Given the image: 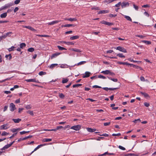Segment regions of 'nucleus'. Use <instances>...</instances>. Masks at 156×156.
Returning <instances> with one entry per match:
<instances>
[{
	"label": "nucleus",
	"instance_id": "40",
	"mask_svg": "<svg viewBox=\"0 0 156 156\" xmlns=\"http://www.w3.org/2000/svg\"><path fill=\"white\" fill-rule=\"evenodd\" d=\"M15 48V47L14 46H12L11 47V48H9L8 50L9 51H12L14 50V48Z\"/></svg>",
	"mask_w": 156,
	"mask_h": 156
},
{
	"label": "nucleus",
	"instance_id": "49",
	"mask_svg": "<svg viewBox=\"0 0 156 156\" xmlns=\"http://www.w3.org/2000/svg\"><path fill=\"white\" fill-rule=\"evenodd\" d=\"M144 104L145 106L146 107H148L150 105L149 104L146 102H144Z\"/></svg>",
	"mask_w": 156,
	"mask_h": 156
},
{
	"label": "nucleus",
	"instance_id": "61",
	"mask_svg": "<svg viewBox=\"0 0 156 156\" xmlns=\"http://www.w3.org/2000/svg\"><path fill=\"white\" fill-rule=\"evenodd\" d=\"M8 106H5L4 107L3 112H5L7 109Z\"/></svg>",
	"mask_w": 156,
	"mask_h": 156
},
{
	"label": "nucleus",
	"instance_id": "47",
	"mask_svg": "<svg viewBox=\"0 0 156 156\" xmlns=\"http://www.w3.org/2000/svg\"><path fill=\"white\" fill-rule=\"evenodd\" d=\"M136 37H140L141 38H144L145 37L141 35H136Z\"/></svg>",
	"mask_w": 156,
	"mask_h": 156
},
{
	"label": "nucleus",
	"instance_id": "38",
	"mask_svg": "<svg viewBox=\"0 0 156 156\" xmlns=\"http://www.w3.org/2000/svg\"><path fill=\"white\" fill-rule=\"evenodd\" d=\"M86 61H81V62H80L79 63H77V66L81 65L83 64L86 63Z\"/></svg>",
	"mask_w": 156,
	"mask_h": 156
},
{
	"label": "nucleus",
	"instance_id": "44",
	"mask_svg": "<svg viewBox=\"0 0 156 156\" xmlns=\"http://www.w3.org/2000/svg\"><path fill=\"white\" fill-rule=\"evenodd\" d=\"M6 37V35H2L0 37V41L3 39H5Z\"/></svg>",
	"mask_w": 156,
	"mask_h": 156
},
{
	"label": "nucleus",
	"instance_id": "14",
	"mask_svg": "<svg viewBox=\"0 0 156 156\" xmlns=\"http://www.w3.org/2000/svg\"><path fill=\"white\" fill-rule=\"evenodd\" d=\"M60 54V53H55L54 54L51 55V59H52L54 58H55L57 56L59 55Z\"/></svg>",
	"mask_w": 156,
	"mask_h": 156
},
{
	"label": "nucleus",
	"instance_id": "62",
	"mask_svg": "<svg viewBox=\"0 0 156 156\" xmlns=\"http://www.w3.org/2000/svg\"><path fill=\"white\" fill-rule=\"evenodd\" d=\"M20 99H18L17 100H16L15 101V103L16 104L19 103H20Z\"/></svg>",
	"mask_w": 156,
	"mask_h": 156
},
{
	"label": "nucleus",
	"instance_id": "13",
	"mask_svg": "<svg viewBox=\"0 0 156 156\" xmlns=\"http://www.w3.org/2000/svg\"><path fill=\"white\" fill-rule=\"evenodd\" d=\"M109 12V11L108 10H101L98 12V14H104L105 13H107Z\"/></svg>",
	"mask_w": 156,
	"mask_h": 156
},
{
	"label": "nucleus",
	"instance_id": "36",
	"mask_svg": "<svg viewBox=\"0 0 156 156\" xmlns=\"http://www.w3.org/2000/svg\"><path fill=\"white\" fill-rule=\"evenodd\" d=\"M69 81V79L66 78L65 79H63L62 81V82L63 83H67Z\"/></svg>",
	"mask_w": 156,
	"mask_h": 156
},
{
	"label": "nucleus",
	"instance_id": "18",
	"mask_svg": "<svg viewBox=\"0 0 156 156\" xmlns=\"http://www.w3.org/2000/svg\"><path fill=\"white\" fill-rule=\"evenodd\" d=\"M87 130L89 132H93L95 131L96 130L95 129H91L90 128H87Z\"/></svg>",
	"mask_w": 156,
	"mask_h": 156
},
{
	"label": "nucleus",
	"instance_id": "9",
	"mask_svg": "<svg viewBox=\"0 0 156 156\" xmlns=\"http://www.w3.org/2000/svg\"><path fill=\"white\" fill-rule=\"evenodd\" d=\"M118 63L119 64H123V65H130V66L132 65V66H135V65H134L129 63L127 62H118Z\"/></svg>",
	"mask_w": 156,
	"mask_h": 156
},
{
	"label": "nucleus",
	"instance_id": "57",
	"mask_svg": "<svg viewBox=\"0 0 156 156\" xmlns=\"http://www.w3.org/2000/svg\"><path fill=\"white\" fill-rule=\"evenodd\" d=\"M110 124V122H105V123H104V125L105 126H106L109 125Z\"/></svg>",
	"mask_w": 156,
	"mask_h": 156
},
{
	"label": "nucleus",
	"instance_id": "48",
	"mask_svg": "<svg viewBox=\"0 0 156 156\" xmlns=\"http://www.w3.org/2000/svg\"><path fill=\"white\" fill-rule=\"evenodd\" d=\"M20 0H16L14 1V3L15 4H18L20 2Z\"/></svg>",
	"mask_w": 156,
	"mask_h": 156
},
{
	"label": "nucleus",
	"instance_id": "25",
	"mask_svg": "<svg viewBox=\"0 0 156 156\" xmlns=\"http://www.w3.org/2000/svg\"><path fill=\"white\" fill-rule=\"evenodd\" d=\"M142 42L143 43H145L147 44H151V41H147L146 40H143L142 41Z\"/></svg>",
	"mask_w": 156,
	"mask_h": 156
},
{
	"label": "nucleus",
	"instance_id": "31",
	"mask_svg": "<svg viewBox=\"0 0 156 156\" xmlns=\"http://www.w3.org/2000/svg\"><path fill=\"white\" fill-rule=\"evenodd\" d=\"M108 78L114 82H117L118 81V79H117L112 78L110 77H108Z\"/></svg>",
	"mask_w": 156,
	"mask_h": 156
},
{
	"label": "nucleus",
	"instance_id": "42",
	"mask_svg": "<svg viewBox=\"0 0 156 156\" xmlns=\"http://www.w3.org/2000/svg\"><path fill=\"white\" fill-rule=\"evenodd\" d=\"M59 97L61 98H63L65 97L64 95L62 93L59 94Z\"/></svg>",
	"mask_w": 156,
	"mask_h": 156
},
{
	"label": "nucleus",
	"instance_id": "4",
	"mask_svg": "<svg viewBox=\"0 0 156 156\" xmlns=\"http://www.w3.org/2000/svg\"><path fill=\"white\" fill-rule=\"evenodd\" d=\"M9 108H10V110L12 112H13L16 109L15 105L12 103L10 104Z\"/></svg>",
	"mask_w": 156,
	"mask_h": 156
},
{
	"label": "nucleus",
	"instance_id": "5",
	"mask_svg": "<svg viewBox=\"0 0 156 156\" xmlns=\"http://www.w3.org/2000/svg\"><path fill=\"white\" fill-rule=\"evenodd\" d=\"M61 21L60 20H55V21H53L52 22H50L48 23V25H53L55 24L58 23L59 22H61Z\"/></svg>",
	"mask_w": 156,
	"mask_h": 156
},
{
	"label": "nucleus",
	"instance_id": "41",
	"mask_svg": "<svg viewBox=\"0 0 156 156\" xmlns=\"http://www.w3.org/2000/svg\"><path fill=\"white\" fill-rule=\"evenodd\" d=\"M34 49L32 48H30L28 49V51L29 52H32L34 51Z\"/></svg>",
	"mask_w": 156,
	"mask_h": 156
},
{
	"label": "nucleus",
	"instance_id": "27",
	"mask_svg": "<svg viewBox=\"0 0 156 156\" xmlns=\"http://www.w3.org/2000/svg\"><path fill=\"white\" fill-rule=\"evenodd\" d=\"M125 18L128 20L132 21V19L131 18L128 16L124 15Z\"/></svg>",
	"mask_w": 156,
	"mask_h": 156
},
{
	"label": "nucleus",
	"instance_id": "26",
	"mask_svg": "<svg viewBox=\"0 0 156 156\" xmlns=\"http://www.w3.org/2000/svg\"><path fill=\"white\" fill-rule=\"evenodd\" d=\"M72 50L78 52H82L80 50L76 48H73Z\"/></svg>",
	"mask_w": 156,
	"mask_h": 156
},
{
	"label": "nucleus",
	"instance_id": "17",
	"mask_svg": "<svg viewBox=\"0 0 156 156\" xmlns=\"http://www.w3.org/2000/svg\"><path fill=\"white\" fill-rule=\"evenodd\" d=\"M12 120L14 121V122L15 123H18L21 120V119L18 118L17 119H12Z\"/></svg>",
	"mask_w": 156,
	"mask_h": 156
},
{
	"label": "nucleus",
	"instance_id": "58",
	"mask_svg": "<svg viewBox=\"0 0 156 156\" xmlns=\"http://www.w3.org/2000/svg\"><path fill=\"white\" fill-rule=\"evenodd\" d=\"M12 32H8L6 34V35H6V37L7 36H10V34H12Z\"/></svg>",
	"mask_w": 156,
	"mask_h": 156
},
{
	"label": "nucleus",
	"instance_id": "6",
	"mask_svg": "<svg viewBox=\"0 0 156 156\" xmlns=\"http://www.w3.org/2000/svg\"><path fill=\"white\" fill-rule=\"evenodd\" d=\"M81 126L80 125H78L76 126H74L71 127V129H73L76 131H78L80 129Z\"/></svg>",
	"mask_w": 156,
	"mask_h": 156
},
{
	"label": "nucleus",
	"instance_id": "37",
	"mask_svg": "<svg viewBox=\"0 0 156 156\" xmlns=\"http://www.w3.org/2000/svg\"><path fill=\"white\" fill-rule=\"evenodd\" d=\"M25 107L27 109H30L31 108L32 106L30 105H26Z\"/></svg>",
	"mask_w": 156,
	"mask_h": 156
},
{
	"label": "nucleus",
	"instance_id": "52",
	"mask_svg": "<svg viewBox=\"0 0 156 156\" xmlns=\"http://www.w3.org/2000/svg\"><path fill=\"white\" fill-rule=\"evenodd\" d=\"M57 130V128H55V129H45V130H46V131H56Z\"/></svg>",
	"mask_w": 156,
	"mask_h": 156
},
{
	"label": "nucleus",
	"instance_id": "46",
	"mask_svg": "<svg viewBox=\"0 0 156 156\" xmlns=\"http://www.w3.org/2000/svg\"><path fill=\"white\" fill-rule=\"evenodd\" d=\"M134 8L136 10L138 11V7L135 4H133V5Z\"/></svg>",
	"mask_w": 156,
	"mask_h": 156
},
{
	"label": "nucleus",
	"instance_id": "15",
	"mask_svg": "<svg viewBox=\"0 0 156 156\" xmlns=\"http://www.w3.org/2000/svg\"><path fill=\"white\" fill-rule=\"evenodd\" d=\"M110 73V71L109 70H106L105 71H102L101 73H103L104 74L108 75Z\"/></svg>",
	"mask_w": 156,
	"mask_h": 156
},
{
	"label": "nucleus",
	"instance_id": "16",
	"mask_svg": "<svg viewBox=\"0 0 156 156\" xmlns=\"http://www.w3.org/2000/svg\"><path fill=\"white\" fill-rule=\"evenodd\" d=\"M79 37V36L78 35L73 36L70 37V39L71 40H74L78 39Z\"/></svg>",
	"mask_w": 156,
	"mask_h": 156
},
{
	"label": "nucleus",
	"instance_id": "32",
	"mask_svg": "<svg viewBox=\"0 0 156 156\" xmlns=\"http://www.w3.org/2000/svg\"><path fill=\"white\" fill-rule=\"evenodd\" d=\"M46 72L43 71H41L39 73V75L40 76H42L46 74Z\"/></svg>",
	"mask_w": 156,
	"mask_h": 156
},
{
	"label": "nucleus",
	"instance_id": "39",
	"mask_svg": "<svg viewBox=\"0 0 156 156\" xmlns=\"http://www.w3.org/2000/svg\"><path fill=\"white\" fill-rule=\"evenodd\" d=\"M98 77L100 78H102L104 79H106V77H105L101 75H99L98 76Z\"/></svg>",
	"mask_w": 156,
	"mask_h": 156
},
{
	"label": "nucleus",
	"instance_id": "54",
	"mask_svg": "<svg viewBox=\"0 0 156 156\" xmlns=\"http://www.w3.org/2000/svg\"><path fill=\"white\" fill-rule=\"evenodd\" d=\"M119 147L120 149H121V150H125L126 149L125 148V147H122L121 146H119Z\"/></svg>",
	"mask_w": 156,
	"mask_h": 156
},
{
	"label": "nucleus",
	"instance_id": "55",
	"mask_svg": "<svg viewBox=\"0 0 156 156\" xmlns=\"http://www.w3.org/2000/svg\"><path fill=\"white\" fill-rule=\"evenodd\" d=\"M93 87L94 88H101V87L100 86H98V85H94L93 86Z\"/></svg>",
	"mask_w": 156,
	"mask_h": 156
},
{
	"label": "nucleus",
	"instance_id": "22",
	"mask_svg": "<svg viewBox=\"0 0 156 156\" xmlns=\"http://www.w3.org/2000/svg\"><path fill=\"white\" fill-rule=\"evenodd\" d=\"M7 16V12H4V13L1 14L0 17L1 18H5Z\"/></svg>",
	"mask_w": 156,
	"mask_h": 156
},
{
	"label": "nucleus",
	"instance_id": "23",
	"mask_svg": "<svg viewBox=\"0 0 156 156\" xmlns=\"http://www.w3.org/2000/svg\"><path fill=\"white\" fill-rule=\"evenodd\" d=\"M51 141V139L44 138L42 140V142H48Z\"/></svg>",
	"mask_w": 156,
	"mask_h": 156
},
{
	"label": "nucleus",
	"instance_id": "59",
	"mask_svg": "<svg viewBox=\"0 0 156 156\" xmlns=\"http://www.w3.org/2000/svg\"><path fill=\"white\" fill-rule=\"evenodd\" d=\"M17 133L16 132L14 134H13L12 135V136H10L9 138H10V139H11L14 136H15L17 134Z\"/></svg>",
	"mask_w": 156,
	"mask_h": 156
},
{
	"label": "nucleus",
	"instance_id": "3",
	"mask_svg": "<svg viewBox=\"0 0 156 156\" xmlns=\"http://www.w3.org/2000/svg\"><path fill=\"white\" fill-rule=\"evenodd\" d=\"M129 5V3L128 2H123L121 3V6L122 8L128 7Z\"/></svg>",
	"mask_w": 156,
	"mask_h": 156
},
{
	"label": "nucleus",
	"instance_id": "56",
	"mask_svg": "<svg viewBox=\"0 0 156 156\" xmlns=\"http://www.w3.org/2000/svg\"><path fill=\"white\" fill-rule=\"evenodd\" d=\"M150 6L149 5L146 4V5H142V7H143V8H147V7H149Z\"/></svg>",
	"mask_w": 156,
	"mask_h": 156
},
{
	"label": "nucleus",
	"instance_id": "60",
	"mask_svg": "<svg viewBox=\"0 0 156 156\" xmlns=\"http://www.w3.org/2000/svg\"><path fill=\"white\" fill-rule=\"evenodd\" d=\"M74 43H73L72 42H67L66 43V44L68 45H73L74 44Z\"/></svg>",
	"mask_w": 156,
	"mask_h": 156
},
{
	"label": "nucleus",
	"instance_id": "2",
	"mask_svg": "<svg viewBox=\"0 0 156 156\" xmlns=\"http://www.w3.org/2000/svg\"><path fill=\"white\" fill-rule=\"evenodd\" d=\"M116 49L118 50L121 51H122L123 52L126 53L127 52V51L126 49L124 48L123 47H122L121 46H118L116 48Z\"/></svg>",
	"mask_w": 156,
	"mask_h": 156
},
{
	"label": "nucleus",
	"instance_id": "19",
	"mask_svg": "<svg viewBox=\"0 0 156 156\" xmlns=\"http://www.w3.org/2000/svg\"><path fill=\"white\" fill-rule=\"evenodd\" d=\"M140 94H142V95H143L144 97L146 98H147V97H149V96L148 94H147V93H145V92H140Z\"/></svg>",
	"mask_w": 156,
	"mask_h": 156
},
{
	"label": "nucleus",
	"instance_id": "1",
	"mask_svg": "<svg viewBox=\"0 0 156 156\" xmlns=\"http://www.w3.org/2000/svg\"><path fill=\"white\" fill-rule=\"evenodd\" d=\"M12 5V4L11 3L6 4L0 8V11L9 8Z\"/></svg>",
	"mask_w": 156,
	"mask_h": 156
},
{
	"label": "nucleus",
	"instance_id": "43",
	"mask_svg": "<svg viewBox=\"0 0 156 156\" xmlns=\"http://www.w3.org/2000/svg\"><path fill=\"white\" fill-rule=\"evenodd\" d=\"M9 133L5 131L3 132L2 133L1 135L2 136H4L8 134Z\"/></svg>",
	"mask_w": 156,
	"mask_h": 156
},
{
	"label": "nucleus",
	"instance_id": "21",
	"mask_svg": "<svg viewBox=\"0 0 156 156\" xmlns=\"http://www.w3.org/2000/svg\"><path fill=\"white\" fill-rule=\"evenodd\" d=\"M74 27V25L73 24H67L65 25H63L62 26V27Z\"/></svg>",
	"mask_w": 156,
	"mask_h": 156
},
{
	"label": "nucleus",
	"instance_id": "8",
	"mask_svg": "<svg viewBox=\"0 0 156 156\" xmlns=\"http://www.w3.org/2000/svg\"><path fill=\"white\" fill-rule=\"evenodd\" d=\"M26 81L27 82H34L35 83H39L38 80H36L35 79H32L26 80Z\"/></svg>",
	"mask_w": 156,
	"mask_h": 156
},
{
	"label": "nucleus",
	"instance_id": "30",
	"mask_svg": "<svg viewBox=\"0 0 156 156\" xmlns=\"http://www.w3.org/2000/svg\"><path fill=\"white\" fill-rule=\"evenodd\" d=\"M57 47L58 48V49H59V50H66V49L64 48V47H62L60 46H57Z\"/></svg>",
	"mask_w": 156,
	"mask_h": 156
},
{
	"label": "nucleus",
	"instance_id": "24",
	"mask_svg": "<svg viewBox=\"0 0 156 156\" xmlns=\"http://www.w3.org/2000/svg\"><path fill=\"white\" fill-rule=\"evenodd\" d=\"M10 147L9 144H7L4 146L2 149L1 150H4L5 149H7Z\"/></svg>",
	"mask_w": 156,
	"mask_h": 156
},
{
	"label": "nucleus",
	"instance_id": "45",
	"mask_svg": "<svg viewBox=\"0 0 156 156\" xmlns=\"http://www.w3.org/2000/svg\"><path fill=\"white\" fill-rule=\"evenodd\" d=\"M11 131L13 133L16 132L17 131V129H16L13 128L10 129Z\"/></svg>",
	"mask_w": 156,
	"mask_h": 156
},
{
	"label": "nucleus",
	"instance_id": "29",
	"mask_svg": "<svg viewBox=\"0 0 156 156\" xmlns=\"http://www.w3.org/2000/svg\"><path fill=\"white\" fill-rule=\"evenodd\" d=\"M26 44L25 43H23L20 44V48H22L26 46Z\"/></svg>",
	"mask_w": 156,
	"mask_h": 156
},
{
	"label": "nucleus",
	"instance_id": "53",
	"mask_svg": "<svg viewBox=\"0 0 156 156\" xmlns=\"http://www.w3.org/2000/svg\"><path fill=\"white\" fill-rule=\"evenodd\" d=\"M24 109L23 108H20L18 109V112L20 113Z\"/></svg>",
	"mask_w": 156,
	"mask_h": 156
},
{
	"label": "nucleus",
	"instance_id": "63",
	"mask_svg": "<svg viewBox=\"0 0 156 156\" xmlns=\"http://www.w3.org/2000/svg\"><path fill=\"white\" fill-rule=\"evenodd\" d=\"M19 10V8L18 7H16L14 10V12H16Z\"/></svg>",
	"mask_w": 156,
	"mask_h": 156
},
{
	"label": "nucleus",
	"instance_id": "51",
	"mask_svg": "<svg viewBox=\"0 0 156 156\" xmlns=\"http://www.w3.org/2000/svg\"><path fill=\"white\" fill-rule=\"evenodd\" d=\"M121 4V2H119L118 4H116L115 6L116 7H119Z\"/></svg>",
	"mask_w": 156,
	"mask_h": 156
},
{
	"label": "nucleus",
	"instance_id": "64",
	"mask_svg": "<svg viewBox=\"0 0 156 156\" xmlns=\"http://www.w3.org/2000/svg\"><path fill=\"white\" fill-rule=\"evenodd\" d=\"M140 80L142 81H145V78L143 76H141L140 77Z\"/></svg>",
	"mask_w": 156,
	"mask_h": 156
},
{
	"label": "nucleus",
	"instance_id": "28",
	"mask_svg": "<svg viewBox=\"0 0 156 156\" xmlns=\"http://www.w3.org/2000/svg\"><path fill=\"white\" fill-rule=\"evenodd\" d=\"M58 65L57 64H51L50 66V68L51 69H53L55 66Z\"/></svg>",
	"mask_w": 156,
	"mask_h": 156
},
{
	"label": "nucleus",
	"instance_id": "7",
	"mask_svg": "<svg viewBox=\"0 0 156 156\" xmlns=\"http://www.w3.org/2000/svg\"><path fill=\"white\" fill-rule=\"evenodd\" d=\"M22 27L23 28H25L29 29V30H31L32 31H36V30H35L32 27H31V26H26L23 25V26H22Z\"/></svg>",
	"mask_w": 156,
	"mask_h": 156
},
{
	"label": "nucleus",
	"instance_id": "11",
	"mask_svg": "<svg viewBox=\"0 0 156 156\" xmlns=\"http://www.w3.org/2000/svg\"><path fill=\"white\" fill-rule=\"evenodd\" d=\"M101 23L102 24H105L106 25L108 26H111L113 25V23H109L107 22V21H105L104 20L102 21Z\"/></svg>",
	"mask_w": 156,
	"mask_h": 156
},
{
	"label": "nucleus",
	"instance_id": "10",
	"mask_svg": "<svg viewBox=\"0 0 156 156\" xmlns=\"http://www.w3.org/2000/svg\"><path fill=\"white\" fill-rule=\"evenodd\" d=\"M8 125L7 124L3 125L0 127L1 129H6L8 128Z\"/></svg>",
	"mask_w": 156,
	"mask_h": 156
},
{
	"label": "nucleus",
	"instance_id": "12",
	"mask_svg": "<svg viewBox=\"0 0 156 156\" xmlns=\"http://www.w3.org/2000/svg\"><path fill=\"white\" fill-rule=\"evenodd\" d=\"M90 73L89 72H86L85 73V75H83V78H85L89 77L90 76Z\"/></svg>",
	"mask_w": 156,
	"mask_h": 156
},
{
	"label": "nucleus",
	"instance_id": "33",
	"mask_svg": "<svg viewBox=\"0 0 156 156\" xmlns=\"http://www.w3.org/2000/svg\"><path fill=\"white\" fill-rule=\"evenodd\" d=\"M82 85V84H76L73 85V88H75V87H78L79 86H81Z\"/></svg>",
	"mask_w": 156,
	"mask_h": 156
},
{
	"label": "nucleus",
	"instance_id": "34",
	"mask_svg": "<svg viewBox=\"0 0 156 156\" xmlns=\"http://www.w3.org/2000/svg\"><path fill=\"white\" fill-rule=\"evenodd\" d=\"M117 56L120 57V58H125V56L123 55L122 53H119L117 55Z\"/></svg>",
	"mask_w": 156,
	"mask_h": 156
},
{
	"label": "nucleus",
	"instance_id": "20",
	"mask_svg": "<svg viewBox=\"0 0 156 156\" xmlns=\"http://www.w3.org/2000/svg\"><path fill=\"white\" fill-rule=\"evenodd\" d=\"M65 20H69V21H76L77 20L75 18H69V19L66 18L65 19Z\"/></svg>",
	"mask_w": 156,
	"mask_h": 156
},
{
	"label": "nucleus",
	"instance_id": "50",
	"mask_svg": "<svg viewBox=\"0 0 156 156\" xmlns=\"http://www.w3.org/2000/svg\"><path fill=\"white\" fill-rule=\"evenodd\" d=\"M121 135V134L120 133H118L117 134H115L113 133L112 134V136H119Z\"/></svg>",
	"mask_w": 156,
	"mask_h": 156
},
{
	"label": "nucleus",
	"instance_id": "35",
	"mask_svg": "<svg viewBox=\"0 0 156 156\" xmlns=\"http://www.w3.org/2000/svg\"><path fill=\"white\" fill-rule=\"evenodd\" d=\"M27 113L30 114L31 115H34L33 111L29 110L27 112Z\"/></svg>",
	"mask_w": 156,
	"mask_h": 156
}]
</instances>
